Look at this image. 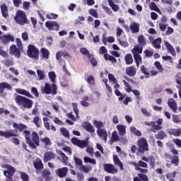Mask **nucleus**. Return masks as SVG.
Segmentation results:
<instances>
[{"mask_svg": "<svg viewBox=\"0 0 181 181\" xmlns=\"http://www.w3.org/2000/svg\"><path fill=\"white\" fill-rule=\"evenodd\" d=\"M33 122L37 128H40L42 127V119L39 116H35L33 118Z\"/></svg>", "mask_w": 181, "mask_h": 181, "instance_id": "43", "label": "nucleus"}, {"mask_svg": "<svg viewBox=\"0 0 181 181\" xmlns=\"http://www.w3.org/2000/svg\"><path fill=\"white\" fill-rule=\"evenodd\" d=\"M37 74L38 76L39 80H45V78L46 77V74H45V71H43L40 69H37Z\"/></svg>", "mask_w": 181, "mask_h": 181, "instance_id": "49", "label": "nucleus"}, {"mask_svg": "<svg viewBox=\"0 0 181 181\" xmlns=\"http://www.w3.org/2000/svg\"><path fill=\"white\" fill-rule=\"evenodd\" d=\"M84 80L90 86H95V77L93 76V75H88V73H85Z\"/></svg>", "mask_w": 181, "mask_h": 181, "instance_id": "18", "label": "nucleus"}, {"mask_svg": "<svg viewBox=\"0 0 181 181\" xmlns=\"http://www.w3.org/2000/svg\"><path fill=\"white\" fill-rule=\"evenodd\" d=\"M132 33H138L139 32V25L136 23H132L129 26Z\"/></svg>", "mask_w": 181, "mask_h": 181, "instance_id": "37", "label": "nucleus"}, {"mask_svg": "<svg viewBox=\"0 0 181 181\" xmlns=\"http://www.w3.org/2000/svg\"><path fill=\"white\" fill-rule=\"evenodd\" d=\"M27 56H28L30 59L37 60L39 59V49L35 45L30 44L28 46Z\"/></svg>", "mask_w": 181, "mask_h": 181, "instance_id": "7", "label": "nucleus"}, {"mask_svg": "<svg viewBox=\"0 0 181 181\" xmlns=\"http://www.w3.org/2000/svg\"><path fill=\"white\" fill-rule=\"evenodd\" d=\"M74 160L75 161L76 165L78 166H83V160L78 157H74Z\"/></svg>", "mask_w": 181, "mask_h": 181, "instance_id": "61", "label": "nucleus"}, {"mask_svg": "<svg viewBox=\"0 0 181 181\" xmlns=\"http://www.w3.org/2000/svg\"><path fill=\"white\" fill-rule=\"evenodd\" d=\"M107 53L108 50L105 46L100 47L99 49V54H104V59L106 61L109 60V62H111V63H117V59Z\"/></svg>", "mask_w": 181, "mask_h": 181, "instance_id": "8", "label": "nucleus"}, {"mask_svg": "<svg viewBox=\"0 0 181 181\" xmlns=\"http://www.w3.org/2000/svg\"><path fill=\"white\" fill-rule=\"evenodd\" d=\"M16 23H18L21 26H25V25H29L30 21L28 19V16L26 13L23 11H18L16 13V16L13 18Z\"/></svg>", "mask_w": 181, "mask_h": 181, "instance_id": "4", "label": "nucleus"}, {"mask_svg": "<svg viewBox=\"0 0 181 181\" xmlns=\"http://www.w3.org/2000/svg\"><path fill=\"white\" fill-rule=\"evenodd\" d=\"M48 77H49L50 81H52V83H53V84H54V83H56V78L57 77V75H56V73H54V71H49L48 73Z\"/></svg>", "mask_w": 181, "mask_h": 181, "instance_id": "44", "label": "nucleus"}, {"mask_svg": "<svg viewBox=\"0 0 181 181\" xmlns=\"http://www.w3.org/2000/svg\"><path fill=\"white\" fill-rule=\"evenodd\" d=\"M77 146H78V148H81V149H83V148H87V146H88V141L85 140H79Z\"/></svg>", "mask_w": 181, "mask_h": 181, "instance_id": "47", "label": "nucleus"}, {"mask_svg": "<svg viewBox=\"0 0 181 181\" xmlns=\"http://www.w3.org/2000/svg\"><path fill=\"white\" fill-rule=\"evenodd\" d=\"M9 53L12 56H15L17 59L21 58V48H18L15 45H12L10 47Z\"/></svg>", "mask_w": 181, "mask_h": 181, "instance_id": "13", "label": "nucleus"}, {"mask_svg": "<svg viewBox=\"0 0 181 181\" xmlns=\"http://www.w3.org/2000/svg\"><path fill=\"white\" fill-rule=\"evenodd\" d=\"M168 105L173 110V112L177 111V103L175 101V99L170 98L168 100Z\"/></svg>", "mask_w": 181, "mask_h": 181, "instance_id": "22", "label": "nucleus"}, {"mask_svg": "<svg viewBox=\"0 0 181 181\" xmlns=\"http://www.w3.org/2000/svg\"><path fill=\"white\" fill-rule=\"evenodd\" d=\"M154 66L160 73H163V67H162V64H160V62L156 61L154 62Z\"/></svg>", "mask_w": 181, "mask_h": 181, "instance_id": "50", "label": "nucleus"}, {"mask_svg": "<svg viewBox=\"0 0 181 181\" xmlns=\"http://www.w3.org/2000/svg\"><path fill=\"white\" fill-rule=\"evenodd\" d=\"M62 57H70V54L67 52L66 51H58L56 54V59L57 60H59V62H63V59Z\"/></svg>", "mask_w": 181, "mask_h": 181, "instance_id": "20", "label": "nucleus"}, {"mask_svg": "<svg viewBox=\"0 0 181 181\" xmlns=\"http://www.w3.org/2000/svg\"><path fill=\"white\" fill-rule=\"evenodd\" d=\"M16 93H18V94H21V95H25V97H28V98L33 99V95H32V94H30V92H29L25 89L18 88V89H16Z\"/></svg>", "mask_w": 181, "mask_h": 181, "instance_id": "28", "label": "nucleus"}, {"mask_svg": "<svg viewBox=\"0 0 181 181\" xmlns=\"http://www.w3.org/2000/svg\"><path fill=\"white\" fill-rule=\"evenodd\" d=\"M67 173H69V168L67 167L58 168L55 170V175L59 176L61 179L66 177V176H67Z\"/></svg>", "mask_w": 181, "mask_h": 181, "instance_id": "12", "label": "nucleus"}, {"mask_svg": "<svg viewBox=\"0 0 181 181\" xmlns=\"http://www.w3.org/2000/svg\"><path fill=\"white\" fill-rule=\"evenodd\" d=\"M34 168L37 170H42L45 168V165H43V162L40 158H36L33 162Z\"/></svg>", "mask_w": 181, "mask_h": 181, "instance_id": "24", "label": "nucleus"}, {"mask_svg": "<svg viewBox=\"0 0 181 181\" xmlns=\"http://www.w3.org/2000/svg\"><path fill=\"white\" fill-rule=\"evenodd\" d=\"M130 132L136 135V136H142V133L141 132V131L137 129L136 127H135L134 126L130 127Z\"/></svg>", "mask_w": 181, "mask_h": 181, "instance_id": "39", "label": "nucleus"}, {"mask_svg": "<svg viewBox=\"0 0 181 181\" xmlns=\"http://www.w3.org/2000/svg\"><path fill=\"white\" fill-rule=\"evenodd\" d=\"M41 93L42 94H52V95H56L57 94V85L56 83H45L44 87L41 88Z\"/></svg>", "mask_w": 181, "mask_h": 181, "instance_id": "6", "label": "nucleus"}, {"mask_svg": "<svg viewBox=\"0 0 181 181\" xmlns=\"http://www.w3.org/2000/svg\"><path fill=\"white\" fill-rule=\"evenodd\" d=\"M82 127L85 131L87 132H90V134H94L95 132V129H94V126L91 124V123L88 122H84L82 124Z\"/></svg>", "mask_w": 181, "mask_h": 181, "instance_id": "15", "label": "nucleus"}, {"mask_svg": "<svg viewBox=\"0 0 181 181\" xmlns=\"http://www.w3.org/2000/svg\"><path fill=\"white\" fill-rule=\"evenodd\" d=\"M165 156H167L168 158H170V159H171V163L173 165H175V166H177V165H179V156H173V157H172L168 153L165 154Z\"/></svg>", "mask_w": 181, "mask_h": 181, "instance_id": "32", "label": "nucleus"}, {"mask_svg": "<svg viewBox=\"0 0 181 181\" xmlns=\"http://www.w3.org/2000/svg\"><path fill=\"white\" fill-rule=\"evenodd\" d=\"M148 6H149L151 11H156L158 8V6H156V4L155 2H151L149 4Z\"/></svg>", "mask_w": 181, "mask_h": 181, "instance_id": "62", "label": "nucleus"}, {"mask_svg": "<svg viewBox=\"0 0 181 181\" xmlns=\"http://www.w3.org/2000/svg\"><path fill=\"white\" fill-rule=\"evenodd\" d=\"M96 132L100 138L105 141V142H107V138H108V134L107 133V130H105V129L98 128Z\"/></svg>", "mask_w": 181, "mask_h": 181, "instance_id": "17", "label": "nucleus"}, {"mask_svg": "<svg viewBox=\"0 0 181 181\" xmlns=\"http://www.w3.org/2000/svg\"><path fill=\"white\" fill-rule=\"evenodd\" d=\"M60 132L62 135L64 136V138H67V139H70V132L66 127H61L60 128Z\"/></svg>", "mask_w": 181, "mask_h": 181, "instance_id": "40", "label": "nucleus"}, {"mask_svg": "<svg viewBox=\"0 0 181 181\" xmlns=\"http://www.w3.org/2000/svg\"><path fill=\"white\" fill-rule=\"evenodd\" d=\"M139 46H141V47H145L146 46V38L144 35H141L137 38Z\"/></svg>", "mask_w": 181, "mask_h": 181, "instance_id": "30", "label": "nucleus"}, {"mask_svg": "<svg viewBox=\"0 0 181 181\" xmlns=\"http://www.w3.org/2000/svg\"><path fill=\"white\" fill-rule=\"evenodd\" d=\"M103 169L105 172L107 173H110V175H116V173H118V169H117L115 166L111 163L103 164Z\"/></svg>", "mask_w": 181, "mask_h": 181, "instance_id": "10", "label": "nucleus"}, {"mask_svg": "<svg viewBox=\"0 0 181 181\" xmlns=\"http://www.w3.org/2000/svg\"><path fill=\"white\" fill-rule=\"evenodd\" d=\"M107 2L113 12H118V11H119V6H118V4H115L112 0H107Z\"/></svg>", "mask_w": 181, "mask_h": 181, "instance_id": "33", "label": "nucleus"}, {"mask_svg": "<svg viewBox=\"0 0 181 181\" xmlns=\"http://www.w3.org/2000/svg\"><path fill=\"white\" fill-rule=\"evenodd\" d=\"M164 43H165V47H167L168 53H170V54H172V56H173V57H175L176 50L175 49V47H173L172 46V45L166 40L164 41Z\"/></svg>", "mask_w": 181, "mask_h": 181, "instance_id": "23", "label": "nucleus"}, {"mask_svg": "<svg viewBox=\"0 0 181 181\" xmlns=\"http://www.w3.org/2000/svg\"><path fill=\"white\" fill-rule=\"evenodd\" d=\"M88 13L93 16V18H98V13L94 8H90L88 10Z\"/></svg>", "mask_w": 181, "mask_h": 181, "instance_id": "54", "label": "nucleus"}, {"mask_svg": "<svg viewBox=\"0 0 181 181\" xmlns=\"http://www.w3.org/2000/svg\"><path fill=\"white\" fill-rule=\"evenodd\" d=\"M169 134L174 136H180L181 134V128L170 129Z\"/></svg>", "mask_w": 181, "mask_h": 181, "instance_id": "41", "label": "nucleus"}, {"mask_svg": "<svg viewBox=\"0 0 181 181\" xmlns=\"http://www.w3.org/2000/svg\"><path fill=\"white\" fill-rule=\"evenodd\" d=\"M148 160L150 166H151L152 169H155V158H153V156L148 157Z\"/></svg>", "mask_w": 181, "mask_h": 181, "instance_id": "55", "label": "nucleus"}, {"mask_svg": "<svg viewBox=\"0 0 181 181\" xmlns=\"http://www.w3.org/2000/svg\"><path fill=\"white\" fill-rule=\"evenodd\" d=\"M52 159H56V154L52 151H47L44 153L43 160L45 163L49 162V160H52Z\"/></svg>", "mask_w": 181, "mask_h": 181, "instance_id": "19", "label": "nucleus"}, {"mask_svg": "<svg viewBox=\"0 0 181 181\" xmlns=\"http://www.w3.org/2000/svg\"><path fill=\"white\" fill-rule=\"evenodd\" d=\"M144 50V47L141 45H136L132 49V54H142V51Z\"/></svg>", "mask_w": 181, "mask_h": 181, "instance_id": "31", "label": "nucleus"}, {"mask_svg": "<svg viewBox=\"0 0 181 181\" xmlns=\"http://www.w3.org/2000/svg\"><path fill=\"white\" fill-rule=\"evenodd\" d=\"M45 26L48 30H55V32L60 30V25L56 21H48L45 23Z\"/></svg>", "mask_w": 181, "mask_h": 181, "instance_id": "9", "label": "nucleus"}, {"mask_svg": "<svg viewBox=\"0 0 181 181\" xmlns=\"http://www.w3.org/2000/svg\"><path fill=\"white\" fill-rule=\"evenodd\" d=\"M0 136H4V138H11L10 139L11 142L14 144V145H20L21 141L16 136H19L18 134V130H10V131H1ZM13 136V137H12Z\"/></svg>", "mask_w": 181, "mask_h": 181, "instance_id": "2", "label": "nucleus"}, {"mask_svg": "<svg viewBox=\"0 0 181 181\" xmlns=\"http://www.w3.org/2000/svg\"><path fill=\"white\" fill-rule=\"evenodd\" d=\"M113 162L115 165H117V166H119V168H120V170H124V164L122 163L121 160H119V158L118 157V156L113 155Z\"/></svg>", "mask_w": 181, "mask_h": 181, "instance_id": "26", "label": "nucleus"}, {"mask_svg": "<svg viewBox=\"0 0 181 181\" xmlns=\"http://www.w3.org/2000/svg\"><path fill=\"white\" fill-rule=\"evenodd\" d=\"M93 125H95V128H103L104 127V123L101 121L98 120H94L93 122Z\"/></svg>", "mask_w": 181, "mask_h": 181, "instance_id": "52", "label": "nucleus"}, {"mask_svg": "<svg viewBox=\"0 0 181 181\" xmlns=\"http://www.w3.org/2000/svg\"><path fill=\"white\" fill-rule=\"evenodd\" d=\"M151 128L153 129V132H156V131H160L163 127L156 124V123L154 121H153L151 122Z\"/></svg>", "mask_w": 181, "mask_h": 181, "instance_id": "45", "label": "nucleus"}, {"mask_svg": "<svg viewBox=\"0 0 181 181\" xmlns=\"http://www.w3.org/2000/svg\"><path fill=\"white\" fill-rule=\"evenodd\" d=\"M9 42H15V37L11 34L4 35L1 36V43L3 45H8Z\"/></svg>", "mask_w": 181, "mask_h": 181, "instance_id": "14", "label": "nucleus"}, {"mask_svg": "<svg viewBox=\"0 0 181 181\" xmlns=\"http://www.w3.org/2000/svg\"><path fill=\"white\" fill-rule=\"evenodd\" d=\"M119 136H124L127 134V127L124 124H117L116 127Z\"/></svg>", "mask_w": 181, "mask_h": 181, "instance_id": "25", "label": "nucleus"}, {"mask_svg": "<svg viewBox=\"0 0 181 181\" xmlns=\"http://www.w3.org/2000/svg\"><path fill=\"white\" fill-rule=\"evenodd\" d=\"M41 53L42 54L43 59H49V50L45 47L41 48Z\"/></svg>", "mask_w": 181, "mask_h": 181, "instance_id": "48", "label": "nucleus"}, {"mask_svg": "<svg viewBox=\"0 0 181 181\" xmlns=\"http://www.w3.org/2000/svg\"><path fill=\"white\" fill-rule=\"evenodd\" d=\"M102 8H103L104 12H105V13H107V15H111L112 13V11L108 6H107L105 5H103Z\"/></svg>", "mask_w": 181, "mask_h": 181, "instance_id": "56", "label": "nucleus"}, {"mask_svg": "<svg viewBox=\"0 0 181 181\" xmlns=\"http://www.w3.org/2000/svg\"><path fill=\"white\" fill-rule=\"evenodd\" d=\"M140 71L146 76V78H149V71L148 70V68L145 67L144 65H141Z\"/></svg>", "mask_w": 181, "mask_h": 181, "instance_id": "46", "label": "nucleus"}, {"mask_svg": "<svg viewBox=\"0 0 181 181\" xmlns=\"http://www.w3.org/2000/svg\"><path fill=\"white\" fill-rule=\"evenodd\" d=\"M76 175L78 181H84V175H83V173H77Z\"/></svg>", "mask_w": 181, "mask_h": 181, "instance_id": "64", "label": "nucleus"}, {"mask_svg": "<svg viewBox=\"0 0 181 181\" xmlns=\"http://www.w3.org/2000/svg\"><path fill=\"white\" fill-rule=\"evenodd\" d=\"M5 88H7V90H12V86L6 82L0 83V97H1V98H5V97H6V93H4Z\"/></svg>", "mask_w": 181, "mask_h": 181, "instance_id": "11", "label": "nucleus"}, {"mask_svg": "<svg viewBox=\"0 0 181 181\" xmlns=\"http://www.w3.org/2000/svg\"><path fill=\"white\" fill-rule=\"evenodd\" d=\"M0 8L3 18L8 17L9 14H8V6H6V4L3 3L2 4H1Z\"/></svg>", "mask_w": 181, "mask_h": 181, "instance_id": "27", "label": "nucleus"}, {"mask_svg": "<svg viewBox=\"0 0 181 181\" xmlns=\"http://www.w3.org/2000/svg\"><path fill=\"white\" fill-rule=\"evenodd\" d=\"M60 156H62L63 163H68L69 157H67V156H66V154L62 152V151L60 153Z\"/></svg>", "mask_w": 181, "mask_h": 181, "instance_id": "58", "label": "nucleus"}, {"mask_svg": "<svg viewBox=\"0 0 181 181\" xmlns=\"http://www.w3.org/2000/svg\"><path fill=\"white\" fill-rule=\"evenodd\" d=\"M138 177L141 181H149V177L145 174H138Z\"/></svg>", "mask_w": 181, "mask_h": 181, "instance_id": "59", "label": "nucleus"}, {"mask_svg": "<svg viewBox=\"0 0 181 181\" xmlns=\"http://www.w3.org/2000/svg\"><path fill=\"white\" fill-rule=\"evenodd\" d=\"M118 141H119V136H118V133H117V132L115 131L112 133L110 143L114 144V142H117Z\"/></svg>", "mask_w": 181, "mask_h": 181, "instance_id": "42", "label": "nucleus"}, {"mask_svg": "<svg viewBox=\"0 0 181 181\" xmlns=\"http://www.w3.org/2000/svg\"><path fill=\"white\" fill-rule=\"evenodd\" d=\"M50 171L47 169H44L42 172V176L44 179H45V181H52V177H50Z\"/></svg>", "mask_w": 181, "mask_h": 181, "instance_id": "29", "label": "nucleus"}, {"mask_svg": "<svg viewBox=\"0 0 181 181\" xmlns=\"http://www.w3.org/2000/svg\"><path fill=\"white\" fill-rule=\"evenodd\" d=\"M129 164L132 165L135 168H144L145 169H146L148 168V163H146L145 161H143V160H139L138 163H136V162L130 161Z\"/></svg>", "mask_w": 181, "mask_h": 181, "instance_id": "21", "label": "nucleus"}, {"mask_svg": "<svg viewBox=\"0 0 181 181\" xmlns=\"http://www.w3.org/2000/svg\"><path fill=\"white\" fill-rule=\"evenodd\" d=\"M124 61L127 66H129V64H132L134 63V59L132 58V54H127L124 56Z\"/></svg>", "mask_w": 181, "mask_h": 181, "instance_id": "35", "label": "nucleus"}, {"mask_svg": "<svg viewBox=\"0 0 181 181\" xmlns=\"http://www.w3.org/2000/svg\"><path fill=\"white\" fill-rule=\"evenodd\" d=\"M137 151L139 153H145L149 151V144L145 137H139L136 141Z\"/></svg>", "mask_w": 181, "mask_h": 181, "instance_id": "5", "label": "nucleus"}, {"mask_svg": "<svg viewBox=\"0 0 181 181\" xmlns=\"http://www.w3.org/2000/svg\"><path fill=\"white\" fill-rule=\"evenodd\" d=\"M41 141L43 142L45 146H49V145H52V141H50V139L49 137H45L41 139Z\"/></svg>", "mask_w": 181, "mask_h": 181, "instance_id": "53", "label": "nucleus"}, {"mask_svg": "<svg viewBox=\"0 0 181 181\" xmlns=\"http://www.w3.org/2000/svg\"><path fill=\"white\" fill-rule=\"evenodd\" d=\"M5 66L7 67H11V66H13L15 64V62L12 59H6L4 61Z\"/></svg>", "mask_w": 181, "mask_h": 181, "instance_id": "57", "label": "nucleus"}, {"mask_svg": "<svg viewBox=\"0 0 181 181\" xmlns=\"http://www.w3.org/2000/svg\"><path fill=\"white\" fill-rule=\"evenodd\" d=\"M108 79L110 81H112V83H113L114 84L117 83V78H115V76L112 75V74H108Z\"/></svg>", "mask_w": 181, "mask_h": 181, "instance_id": "63", "label": "nucleus"}, {"mask_svg": "<svg viewBox=\"0 0 181 181\" xmlns=\"http://www.w3.org/2000/svg\"><path fill=\"white\" fill-rule=\"evenodd\" d=\"M155 138L156 139L160 140L165 139V138H166V133L164 131L160 130L156 134H155Z\"/></svg>", "mask_w": 181, "mask_h": 181, "instance_id": "38", "label": "nucleus"}, {"mask_svg": "<svg viewBox=\"0 0 181 181\" xmlns=\"http://www.w3.org/2000/svg\"><path fill=\"white\" fill-rule=\"evenodd\" d=\"M134 62L136 63V67H139L140 63H142V57L139 54H133Z\"/></svg>", "mask_w": 181, "mask_h": 181, "instance_id": "36", "label": "nucleus"}, {"mask_svg": "<svg viewBox=\"0 0 181 181\" xmlns=\"http://www.w3.org/2000/svg\"><path fill=\"white\" fill-rule=\"evenodd\" d=\"M13 128L18 129L19 132H23L25 138V142L27 145H28L30 149H36L37 146H40V140L39 139V134H37L36 132H33L31 133V139H30V131L25 130L28 129V126L24 124L23 123H16L14 122L13 124Z\"/></svg>", "mask_w": 181, "mask_h": 181, "instance_id": "1", "label": "nucleus"}, {"mask_svg": "<svg viewBox=\"0 0 181 181\" xmlns=\"http://www.w3.org/2000/svg\"><path fill=\"white\" fill-rule=\"evenodd\" d=\"M160 43H162V38L161 37H158L156 40H154L152 42L153 47L155 49H160Z\"/></svg>", "mask_w": 181, "mask_h": 181, "instance_id": "34", "label": "nucleus"}, {"mask_svg": "<svg viewBox=\"0 0 181 181\" xmlns=\"http://www.w3.org/2000/svg\"><path fill=\"white\" fill-rule=\"evenodd\" d=\"M124 84L125 87H127L126 88L127 93H131V91H132V86H131V85L126 81H124Z\"/></svg>", "mask_w": 181, "mask_h": 181, "instance_id": "60", "label": "nucleus"}, {"mask_svg": "<svg viewBox=\"0 0 181 181\" xmlns=\"http://www.w3.org/2000/svg\"><path fill=\"white\" fill-rule=\"evenodd\" d=\"M19 173L23 181H29V175L26 173L20 171Z\"/></svg>", "mask_w": 181, "mask_h": 181, "instance_id": "51", "label": "nucleus"}, {"mask_svg": "<svg viewBox=\"0 0 181 181\" xmlns=\"http://www.w3.org/2000/svg\"><path fill=\"white\" fill-rule=\"evenodd\" d=\"M15 101L18 105L23 107V108H27V110H30L33 107V100L21 95L16 97Z\"/></svg>", "mask_w": 181, "mask_h": 181, "instance_id": "3", "label": "nucleus"}, {"mask_svg": "<svg viewBox=\"0 0 181 181\" xmlns=\"http://www.w3.org/2000/svg\"><path fill=\"white\" fill-rule=\"evenodd\" d=\"M125 73L129 77H135L136 75V68L134 65L127 66L126 67Z\"/></svg>", "mask_w": 181, "mask_h": 181, "instance_id": "16", "label": "nucleus"}]
</instances>
